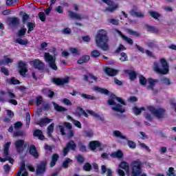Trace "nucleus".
Listing matches in <instances>:
<instances>
[{"mask_svg": "<svg viewBox=\"0 0 176 176\" xmlns=\"http://www.w3.org/2000/svg\"><path fill=\"white\" fill-rule=\"evenodd\" d=\"M96 46L103 50V52H108L109 50V37L108 33L105 30H98L95 37Z\"/></svg>", "mask_w": 176, "mask_h": 176, "instance_id": "nucleus-1", "label": "nucleus"}, {"mask_svg": "<svg viewBox=\"0 0 176 176\" xmlns=\"http://www.w3.org/2000/svg\"><path fill=\"white\" fill-rule=\"evenodd\" d=\"M107 104L113 105L111 109L115 112H119V113H124L126 112V107H123V105L126 106L127 103L122 98L113 95L112 98L107 100Z\"/></svg>", "mask_w": 176, "mask_h": 176, "instance_id": "nucleus-2", "label": "nucleus"}, {"mask_svg": "<svg viewBox=\"0 0 176 176\" xmlns=\"http://www.w3.org/2000/svg\"><path fill=\"white\" fill-rule=\"evenodd\" d=\"M160 64L162 68H160V65L157 62H154L153 65V70L156 74H160V75H167L168 74V63L167 60L164 58H161Z\"/></svg>", "mask_w": 176, "mask_h": 176, "instance_id": "nucleus-3", "label": "nucleus"}, {"mask_svg": "<svg viewBox=\"0 0 176 176\" xmlns=\"http://www.w3.org/2000/svg\"><path fill=\"white\" fill-rule=\"evenodd\" d=\"M52 50L54 52V56L51 55L49 52H45L44 54V58L46 63L48 64V67L51 69H53L54 71H57L58 69V67L56 64V57H57V52H56V48H53Z\"/></svg>", "mask_w": 176, "mask_h": 176, "instance_id": "nucleus-4", "label": "nucleus"}, {"mask_svg": "<svg viewBox=\"0 0 176 176\" xmlns=\"http://www.w3.org/2000/svg\"><path fill=\"white\" fill-rule=\"evenodd\" d=\"M10 145H12V142H8L3 146V156L4 158L0 157V162L1 163H5V162H10L11 164L14 163V160L12 157H10V152L9 151V148H10Z\"/></svg>", "mask_w": 176, "mask_h": 176, "instance_id": "nucleus-5", "label": "nucleus"}, {"mask_svg": "<svg viewBox=\"0 0 176 176\" xmlns=\"http://www.w3.org/2000/svg\"><path fill=\"white\" fill-rule=\"evenodd\" d=\"M142 162L140 160L133 161L131 164V176H140L142 174Z\"/></svg>", "mask_w": 176, "mask_h": 176, "instance_id": "nucleus-6", "label": "nucleus"}, {"mask_svg": "<svg viewBox=\"0 0 176 176\" xmlns=\"http://www.w3.org/2000/svg\"><path fill=\"white\" fill-rule=\"evenodd\" d=\"M147 111H148V112H151V113H152V115H154V116L157 118V119H163V118H164L165 111L164 110V109H156L152 106H148L147 107Z\"/></svg>", "mask_w": 176, "mask_h": 176, "instance_id": "nucleus-7", "label": "nucleus"}, {"mask_svg": "<svg viewBox=\"0 0 176 176\" xmlns=\"http://www.w3.org/2000/svg\"><path fill=\"white\" fill-rule=\"evenodd\" d=\"M104 3H106L109 7H107L104 12H109V13H113L115 10L119 9V3H115L112 0H102Z\"/></svg>", "mask_w": 176, "mask_h": 176, "instance_id": "nucleus-8", "label": "nucleus"}, {"mask_svg": "<svg viewBox=\"0 0 176 176\" xmlns=\"http://www.w3.org/2000/svg\"><path fill=\"white\" fill-rule=\"evenodd\" d=\"M69 149L74 151H76V143L74 140H70L67 143L65 148L63 149V156L68 155Z\"/></svg>", "mask_w": 176, "mask_h": 176, "instance_id": "nucleus-9", "label": "nucleus"}, {"mask_svg": "<svg viewBox=\"0 0 176 176\" xmlns=\"http://www.w3.org/2000/svg\"><path fill=\"white\" fill-rule=\"evenodd\" d=\"M147 82L148 83V85L146 87L147 90H152L153 92L157 93V89H155L156 83L159 82L157 79L148 78Z\"/></svg>", "mask_w": 176, "mask_h": 176, "instance_id": "nucleus-10", "label": "nucleus"}, {"mask_svg": "<svg viewBox=\"0 0 176 176\" xmlns=\"http://www.w3.org/2000/svg\"><path fill=\"white\" fill-rule=\"evenodd\" d=\"M24 140H18L15 141L14 146L18 153H23L24 151Z\"/></svg>", "mask_w": 176, "mask_h": 176, "instance_id": "nucleus-11", "label": "nucleus"}, {"mask_svg": "<svg viewBox=\"0 0 176 176\" xmlns=\"http://www.w3.org/2000/svg\"><path fill=\"white\" fill-rule=\"evenodd\" d=\"M68 13H69V17H70V19H74V20H78L79 21L86 18L85 15L82 14L76 13L72 10H69Z\"/></svg>", "mask_w": 176, "mask_h": 176, "instance_id": "nucleus-12", "label": "nucleus"}, {"mask_svg": "<svg viewBox=\"0 0 176 176\" xmlns=\"http://www.w3.org/2000/svg\"><path fill=\"white\" fill-rule=\"evenodd\" d=\"M47 164V162L46 161H42L38 165L36 168V174H43L45 171H46V165Z\"/></svg>", "mask_w": 176, "mask_h": 176, "instance_id": "nucleus-13", "label": "nucleus"}, {"mask_svg": "<svg viewBox=\"0 0 176 176\" xmlns=\"http://www.w3.org/2000/svg\"><path fill=\"white\" fill-rule=\"evenodd\" d=\"M52 82L57 85V86H63V85H67L69 82V78H53Z\"/></svg>", "mask_w": 176, "mask_h": 176, "instance_id": "nucleus-14", "label": "nucleus"}, {"mask_svg": "<svg viewBox=\"0 0 176 176\" xmlns=\"http://www.w3.org/2000/svg\"><path fill=\"white\" fill-rule=\"evenodd\" d=\"M33 67L36 68V69H38L39 71H42L45 69V63L41 61L40 60L36 59L32 61Z\"/></svg>", "mask_w": 176, "mask_h": 176, "instance_id": "nucleus-15", "label": "nucleus"}, {"mask_svg": "<svg viewBox=\"0 0 176 176\" xmlns=\"http://www.w3.org/2000/svg\"><path fill=\"white\" fill-rule=\"evenodd\" d=\"M19 67L20 68L19 69V74L22 76H24L26 74V72H28V69H27V63H23V61L19 62Z\"/></svg>", "mask_w": 176, "mask_h": 176, "instance_id": "nucleus-16", "label": "nucleus"}, {"mask_svg": "<svg viewBox=\"0 0 176 176\" xmlns=\"http://www.w3.org/2000/svg\"><path fill=\"white\" fill-rule=\"evenodd\" d=\"M29 153L31 156H33L34 159H38L39 157V154L38 153V150L34 144H31L29 147Z\"/></svg>", "mask_w": 176, "mask_h": 176, "instance_id": "nucleus-17", "label": "nucleus"}, {"mask_svg": "<svg viewBox=\"0 0 176 176\" xmlns=\"http://www.w3.org/2000/svg\"><path fill=\"white\" fill-rule=\"evenodd\" d=\"M116 32L121 36V38L123 39V41H125V42H127L129 45H133L134 42L133 41V39L131 38L128 37L127 36H124V34H122V32L118 30V29H115Z\"/></svg>", "mask_w": 176, "mask_h": 176, "instance_id": "nucleus-18", "label": "nucleus"}, {"mask_svg": "<svg viewBox=\"0 0 176 176\" xmlns=\"http://www.w3.org/2000/svg\"><path fill=\"white\" fill-rule=\"evenodd\" d=\"M53 122V119L50 118H41L37 122V124L41 127H43V126H46V124H49V123H52Z\"/></svg>", "mask_w": 176, "mask_h": 176, "instance_id": "nucleus-19", "label": "nucleus"}, {"mask_svg": "<svg viewBox=\"0 0 176 176\" xmlns=\"http://www.w3.org/2000/svg\"><path fill=\"white\" fill-rule=\"evenodd\" d=\"M144 30H146L148 32H153V34H158L159 30L157 28L152 26L151 25L144 24Z\"/></svg>", "mask_w": 176, "mask_h": 176, "instance_id": "nucleus-20", "label": "nucleus"}, {"mask_svg": "<svg viewBox=\"0 0 176 176\" xmlns=\"http://www.w3.org/2000/svg\"><path fill=\"white\" fill-rule=\"evenodd\" d=\"M104 72L107 74V75H109V76H116V75H118L119 73V70L112 69L111 67H107L104 69Z\"/></svg>", "mask_w": 176, "mask_h": 176, "instance_id": "nucleus-21", "label": "nucleus"}, {"mask_svg": "<svg viewBox=\"0 0 176 176\" xmlns=\"http://www.w3.org/2000/svg\"><path fill=\"white\" fill-rule=\"evenodd\" d=\"M87 112L89 113V115H91L95 119H98V120H100V122H104L105 119L104 117L100 116V114L91 111V110H87Z\"/></svg>", "mask_w": 176, "mask_h": 176, "instance_id": "nucleus-22", "label": "nucleus"}, {"mask_svg": "<svg viewBox=\"0 0 176 176\" xmlns=\"http://www.w3.org/2000/svg\"><path fill=\"white\" fill-rule=\"evenodd\" d=\"M113 135L116 137V138H120V140H127V137L118 130L113 131Z\"/></svg>", "mask_w": 176, "mask_h": 176, "instance_id": "nucleus-23", "label": "nucleus"}, {"mask_svg": "<svg viewBox=\"0 0 176 176\" xmlns=\"http://www.w3.org/2000/svg\"><path fill=\"white\" fill-rule=\"evenodd\" d=\"M89 60H90V56L84 55L78 59V60L77 61V63L79 64L80 65H82V64H85V63H87Z\"/></svg>", "mask_w": 176, "mask_h": 176, "instance_id": "nucleus-24", "label": "nucleus"}, {"mask_svg": "<svg viewBox=\"0 0 176 176\" xmlns=\"http://www.w3.org/2000/svg\"><path fill=\"white\" fill-rule=\"evenodd\" d=\"M60 156L58 154H53L52 156L51 162H50V167H54L56 166V164L57 163V161L58 160Z\"/></svg>", "mask_w": 176, "mask_h": 176, "instance_id": "nucleus-25", "label": "nucleus"}, {"mask_svg": "<svg viewBox=\"0 0 176 176\" xmlns=\"http://www.w3.org/2000/svg\"><path fill=\"white\" fill-rule=\"evenodd\" d=\"M101 143L98 141H92L89 143V148L91 151H96V148H100Z\"/></svg>", "mask_w": 176, "mask_h": 176, "instance_id": "nucleus-26", "label": "nucleus"}, {"mask_svg": "<svg viewBox=\"0 0 176 176\" xmlns=\"http://www.w3.org/2000/svg\"><path fill=\"white\" fill-rule=\"evenodd\" d=\"M8 23L10 25H12V26L19 25L20 23V19L16 17L10 18L8 19Z\"/></svg>", "mask_w": 176, "mask_h": 176, "instance_id": "nucleus-27", "label": "nucleus"}, {"mask_svg": "<svg viewBox=\"0 0 176 176\" xmlns=\"http://www.w3.org/2000/svg\"><path fill=\"white\" fill-rule=\"evenodd\" d=\"M33 135H34L35 137H38V140H41V141H43V140H45L43 133H42V131H41L40 129L34 131Z\"/></svg>", "mask_w": 176, "mask_h": 176, "instance_id": "nucleus-28", "label": "nucleus"}, {"mask_svg": "<svg viewBox=\"0 0 176 176\" xmlns=\"http://www.w3.org/2000/svg\"><path fill=\"white\" fill-rule=\"evenodd\" d=\"M110 156H111V157H116L117 159H122L123 157V152H122V151L120 150H118V151L112 153Z\"/></svg>", "mask_w": 176, "mask_h": 176, "instance_id": "nucleus-29", "label": "nucleus"}, {"mask_svg": "<svg viewBox=\"0 0 176 176\" xmlns=\"http://www.w3.org/2000/svg\"><path fill=\"white\" fill-rule=\"evenodd\" d=\"M52 104L54 105V109H56V111H57L58 112H65V111H67V109H65L64 107L60 106L58 105V104L54 102H52Z\"/></svg>", "mask_w": 176, "mask_h": 176, "instance_id": "nucleus-30", "label": "nucleus"}, {"mask_svg": "<svg viewBox=\"0 0 176 176\" xmlns=\"http://www.w3.org/2000/svg\"><path fill=\"white\" fill-rule=\"evenodd\" d=\"M85 80H87V82H89V83H93V80H95V82H97L98 78L89 74L88 76H84Z\"/></svg>", "mask_w": 176, "mask_h": 176, "instance_id": "nucleus-31", "label": "nucleus"}, {"mask_svg": "<svg viewBox=\"0 0 176 176\" xmlns=\"http://www.w3.org/2000/svg\"><path fill=\"white\" fill-rule=\"evenodd\" d=\"M119 168H122V170H124L126 173L129 171V168H130V166L129 164L126 162H122L120 164L118 165Z\"/></svg>", "mask_w": 176, "mask_h": 176, "instance_id": "nucleus-32", "label": "nucleus"}, {"mask_svg": "<svg viewBox=\"0 0 176 176\" xmlns=\"http://www.w3.org/2000/svg\"><path fill=\"white\" fill-rule=\"evenodd\" d=\"M26 25L28 27V34H30L31 32L34 31V29L36 27L35 22H28L26 23Z\"/></svg>", "mask_w": 176, "mask_h": 176, "instance_id": "nucleus-33", "label": "nucleus"}, {"mask_svg": "<svg viewBox=\"0 0 176 176\" xmlns=\"http://www.w3.org/2000/svg\"><path fill=\"white\" fill-rule=\"evenodd\" d=\"M94 90L98 91V93H101V94H108V93H109V91H108V89H105L99 87H94Z\"/></svg>", "mask_w": 176, "mask_h": 176, "instance_id": "nucleus-34", "label": "nucleus"}, {"mask_svg": "<svg viewBox=\"0 0 176 176\" xmlns=\"http://www.w3.org/2000/svg\"><path fill=\"white\" fill-rule=\"evenodd\" d=\"M47 130L48 137H52V134L53 133V131H54V123H52L50 125H49Z\"/></svg>", "mask_w": 176, "mask_h": 176, "instance_id": "nucleus-35", "label": "nucleus"}, {"mask_svg": "<svg viewBox=\"0 0 176 176\" xmlns=\"http://www.w3.org/2000/svg\"><path fill=\"white\" fill-rule=\"evenodd\" d=\"M100 56H101V53L97 50H94L91 52V57H92V58H98Z\"/></svg>", "mask_w": 176, "mask_h": 176, "instance_id": "nucleus-36", "label": "nucleus"}, {"mask_svg": "<svg viewBox=\"0 0 176 176\" xmlns=\"http://www.w3.org/2000/svg\"><path fill=\"white\" fill-rule=\"evenodd\" d=\"M148 14H150V16H152L153 19H155V20H157L159 19V17H160V16H162L159 14V12L152 11V10L148 11Z\"/></svg>", "mask_w": 176, "mask_h": 176, "instance_id": "nucleus-37", "label": "nucleus"}, {"mask_svg": "<svg viewBox=\"0 0 176 176\" xmlns=\"http://www.w3.org/2000/svg\"><path fill=\"white\" fill-rule=\"evenodd\" d=\"M160 82H162V85H166V86H170V85H171V80L167 77L162 78Z\"/></svg>", "mask_w": 176, "mask_h": 176, "instance_id": "nucleus-38", "label": "nucleus"}, {"mask_svg": "<svg viewBox=\"0 0 176 176\" xmlns=\"http://www.w3.org/2000/svg\"><path fill=\"white\" fill-rule=\"evenodd\" d=\"M130 80H135L137 78V73L134 71H127Z\"/></svg>", "mask_w": 176, "mask_h": 176, "instance_id": "nucleus-39", "label": "nucleus"}, {"mask_svg": "<svg viewBox=\"0 0 176 176\" xmlns=\"http://www.w3.org/2000/svg\"><path fill=\"white\" fill-rule=\"evenodd\" d=\"M80 96L82 98H84V100H97V98H96V96H93L91 95L81 94Z\"/></svg>", "mask_w": 176, "mask_h": 176, "instance_id": "nucleus-40", "label": "nucleus"}, {"mask_svg": "<svg viewBox=\"0 0 176 176\" xmlns=\"http://www.w3.org/2000/svg\"><path fill=\"white\" fill-rule=\"evenodd\" d=\"M133 113H135V115H140L141 113V112H142V111H145V108L144 107H141V108H138L137 107H134L133 108Z\"/></svg>", "mask_w": 176, "mask_h": 176, "instance_id": "nucleus-41", "label": "nucleus"}, {"mask_svg": "<svg viewBox=\"0 0 176 176\" xmlns=\"http://www.w3.org/2000/svg\"><path fill=\"white\" fill-rule=\"evenodd\" d=\"M43 93H44V94H47L50 98H53V97L54 96V93L50 89H43Z\"/></svg>", "mask_w": 176, "mask_h": 176, "instance_id": "nucleus-42", "label": "nucleus"}, {"mask_svg": "<svg viewBox=\"0 0 176 176\" xmlns=\"http://www.w3.org/2000/svg\"><path fill=\"white\" fill-rule=\"evenodd\" d=\"M30 21V14L24 12L22 16V22L23 24H27V21Z\"/></svg>", "mask_w": 176, "mask_h": 176, "instance_id": "nucleus-43", "label": "nucleus"}, {"mask_svg": "<svg viewBox=\"0 0 176 176\" xmlns=\"http://www.w3.org/2000/svg\"><path fill=\"white\" fill-rule=\"evenodd\" d=\"M126 141H127L128 146L131 149H135L137 146V144H135V142H133L132 140H129L127 138Z\"/></svg>", "mask_w": 176, "mask_h": 176, "instance_id": "nucleus-44", "label": "nucleus"}, {"mask_svg": "<svg viewBox=\"0 0 176 176\" xmlns=\"http://www.w3.org/2000/svg\"><path fill=\"white\" fill-rule=\"evenodd\" d=\"M139 82L142 86H145L148 82V80L144 77V76H139Z\"/></svg>", "mask_w": 176, "mask_h": 176, "instance_id": "nucleus-45", "label": "nucleus"}, {"mask_svg": "<svg viewBox=\"0 0 176 176\" xmlns=\"http://www.w3.org/2000/svg\"><path fill=\"white\" fill-rule=\"evenodd\" d=\"M107 23L109 24H113V25H119V19H108Z\"/></svg>", "mask_w": 176, "mask_h": 176, "instance_id": "nucleus-46", "label": "nucleus"}, {"mask_svg": "<svg viewBox=\"0 0 176 176\" xmlns=\"http://www.w3.org/2000/svg\"><path fill=\"white\" fill-rule=\"evenodd\" d=\"M16 43H19V45H28V40H23L21 38H19L16 40Z\"/></svg>", "mask_w": 176, "mask_h": 176, "instance_id": "nucleus-47", "label": "nucleus"}, {"mask_svg": "<svg viewBox=\"0 0 176 176\" xmlns=\"http://www.w3.org/2000/svg\"><path fill=\"white\" fill-rule=\"evenodd\" d=\"M25 168V163L22 162L21 165L19 168V170L17 173V175L16 176H21V173H23V171H24Z\"/></svg>", "mask_w": 176, "mask_h": 176, "instance_id": "nucleus-48", "label": "nucleus"}, {"mask_svg": "<svg viewBox=\"0 0 176 176\" xmlns=\"http://www.w3.org/2000/svg\"><path fill=\"white\" fill-rule=\"evenodd\" d=\"M78 147L81 152H86V146L82 142H78Z\"/></svg>", "mask_w": 176, "mask_h": 176, "instance_id": "nucleus-49", "label": "nucleus"}, {"mask_svg": "<svg viewBox=\"0 0 176 176\" xmlns=\"http://www.w3.org/2000/svg\"><path fill=\"white\" fill-rule=\"evenodd\" d=\"M71 162H72V160H71L69 158H66L63 163V165H62L63 167H64L65 168H68V164H69V163H71Z\"/></svg>", "mask_w": 176, "mask_h": 176, "instance_id": "nucleus-50", "label": "nucleus"}, {"mask_svg": "<svg viewBox=\"0 0 176 176\" xmlns=\"http://www.w3.org/2000/svg\"><path fill=\"white\" fill-rule=\"evenodd\" d=\"M166 175L168 176H175V170H174V168L170 167Z\"/></svg>", "mask_w": 176, "mask_h": 176, "instance_id": "nucleus-51", "label": "nucleus"}, {"mask_svg": "<svg viewBox=\"0 0 176 176\" xmlns=\"http://www.w3.org/2000/svg\"><path fill=\"white\" fill-rule=\"evenodd\" d=\"M38 17H39L41 21H46V15L45 14V12H40L38 13Z\"/></svg>", "mask_w": 176, "mask_h": 176, "instance_id": "nucleus-52", "label": "nucleus"}, {"mask_svg": "<svg viewBox=\"0 0 176 176\" xmlns=\"http://www.w3.org/2000/svg\"><path fill=\"white\" fill-rule=\"evenodd\" d=\"M21 127H23V123H21V122H17L14 124V129H15V130H20Z\"/></svg>", "mask_w": 176, "mask_h": 176, "instance_id": "nucleus-53", "label": "nucleus"}, {"mask_svg": "<svg viewBox=\"0 0 176 176\" xmlns=\"http://www.w3.org/2000/svg\"><path fill=\"white\" fill-rule=\"evenodd\" d=\"M71 32H72V31L71 30V28H66L62 30V34H63L64 35H69L71 34Z\"/></svg>", "mask_w": 176, "mask_h": 176, "instance_id": "nucleus-54", "label": "nucleus"}, {"mask_svg": "<svg viewBox=\"0 0 176 176\" xmlns=\"http://www.w3.org/2000/svg\"><path fill=\"white\" fill-rule=\"evenodd\" d=\"M24 135H25V133L23 131H15L13 137H24Z\"/></svg>", "mask_w": 176, "mask_h": 176, "instance_id": "nucleus-55", "label": "nucleus"}, {"mask_svg": "<svg viewBox=\"0 0 176 176\" xmlns=\"http://www.w3.org/2000/svg\"><path fill=\"white\" fill-rule=\"evenodd\" d=\"M83 170H85V171H90V170H91V164H90V163L85 164L83 166Z\"/></svg>", "mask_w": 176, "mask_h": 176, "instance_id": "nucleus-56", "label": "nucleus"}, {"mask_svg": "<svg viewBox=\"0 0 176 176\" xmlns=\"http://www.w3.org/2000/svg\"><path fill=\"white\" fill-rule=\"evenodd\" d=\"M121 57L120 58V61H127V54L124 52L120 54Z\"/></svg>", "mask_w": 176, "mask_h": 176, "instance_id": "nucleus-57", "label": "nucleus"}, {"mask_svg": "<svg viewBox=\"0 0 176 176\" xmlns=\"http://www.w3.org/2000/svg\"><path fill=\"white\" fill-rule=\"evenodd\" d=\"M61 102H63L65 105H68L69 107H71V105H72V102H71V100H69V99H67V98H63L61 100Z\"/></svg>", "mask_w": 176, "mask_h": 176, "instance_id": "nucleus-58", "label": "nucleus"}, {"mask_svg": "<svg viewBox=\"0 0 176 176\" xmlns=\"http://www.w3.org/2000/svg\"><path fill=\"white\" fill-rule=\"evenodd\" d=\"M72 123L76 126V127H78V129H82V124H80V122L76 120H72Z\"/></svg>", "mask_w": 176, "mask_h": 176, "instance_id": "nucleus-59", "label": "nucleus"}, {"mask_svg": "<svg viewBox=\"0 0 176 176\" xmlns=\"http://www.w3.org/2000/svg\"><path fill=\"white\" fill-rule=\"evenodd\" d=\"M78 111L80 112V114L78 115V116H82V115H84L85 118H89V115L85 112V110L82 109L81 107H78Z\"/></svg>", "mask_w": 176, "mask_h": 176, "instance_id": "nucleus-60", "label": "nucleus"}, {"mask_svg": "<svg viewBox=\"0 0 176 176\" xmlns=\"http://www.w3.org/2000/svg\"><path fill=\"white\" fill-rule=\"evenodd\" d=\"M70 52L75 56H79V50L76 48H70Z\"/></svg>", "mask_w": 176, "mask_h": 176, "instance_id": "nucleus-61", "label": "nucleus"}, {"mask_svg": "<svg viewBox=\"0 0 176 176\" xmlns=\"http://www.w3.org/2000/svg\"><path fill=\"white\" fill-rule=\"evenodd\" d=\"M10 83L12 85H20V80L16 79L14 77L11 78Z\"/></svg>", "mask_w": 176, "mask_h": 176, "instance_id": "nucleus-62", "label": "nucleus"}, {"mask_svg": "<svg viewBox=\"0 0 176 176\" xmlns=\"http://www.w3.org/2000/svg\"><path fill=\"white\" fill-rule=\"evenodd\" d=\"M25 32H27V28H22L19 31L18 35L19 36H23L25 35Z\"/></svg>", "mask_w": 176, "mask_h": 176, "instance_id": "nucleus-63", "label": "nucleus"}, {"mask_svg": "<svg viewBox=\"0 0 176 176\" xmlns=\"http://www.w3.org/2000/svg\"><path fill=\"white\" fill-rule=\"evenodd\" d=\"M84 134L85 137H89V138H91L94 135L93 131H85L84 132Z\"/></svg>", "mask_w": 176, "mask_h": 176, "instance_id": "nucleus-64", "label": "nucleus"}]
</instances>
